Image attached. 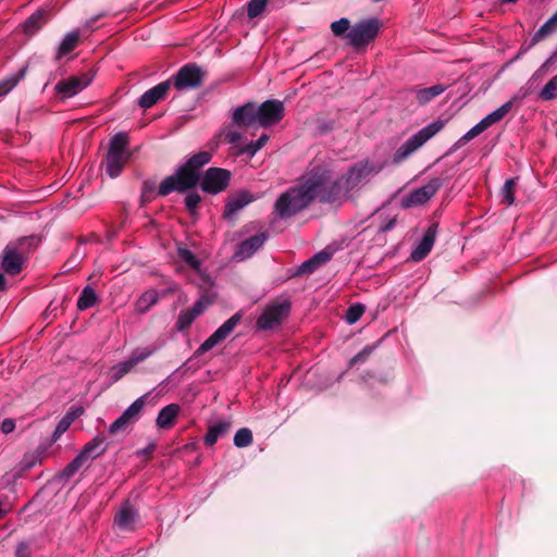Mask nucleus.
Returning <instances> with one entry per match:
<instances>
[{"label": "nucleus", "instance_id": "nucleus-53", "mask_svg": "<svg viewBox=\"0 0 557 557\" xmlns=\"http://www.w3.org/2000/svg\"><path fill=\"white\" fill-rule=\"evenodd\" d=\"M15 428V423L12 419H5L1 424V430L3 433H11Z\"/></svg>", "mask_w": 557, "mask_h": 557}, {"label": "nucleus", "instance_id": "nucleus-11", "mask_svg": "<svg viewBox=\"0 0 557 557\" xmlns=\"http://www.w3.org/2000/svg\"><path fill=\"white\" fill-rule=\"evenodd\" d=\"M290 304L287 300L268 306L257 321L260 330L277 327L288 315Z\"/></svg>", "mask_w": 557, "mask_h": 557}, {"label": "nucleus", "instance_id": "nucleus-44", "mask_svg": "<svg viewBox=\"0 0 557 557\" xmlns=\"http://www.w3.org/2000/svg\"><path fill=\"white\" fill-rule=\"evenodd\" d=\"M145 405V398L136 399L123 413L131 420L137 419Z\"/></svg>", "mask_w": 557, "mask_h": 557}, {"label": "nucleus", "instance_id": "nucleus-21", "mask_svg": "<svg viewBox=\"0 0 557 557\" xmlns=\"http://www.w3.org/2000/svg\"><path fill=\"white\" fill-rule=\"evenodd\" d=\"M171 86V82H163L151 89L147 90L138 100L141 108H151L160 99L164 98Z\"/></svg>", "mask_w": 557, "mask_h": 557}, {"label": "nucleus", "instance_id": "nucleus-33", "mask_svg": "<svg viewBox=\"0 0 557 557\" xmlns=\"http://www.w3.org/2000/svg\"><path fill=\"white\" fill-rule=\"evenodd\" d=\"M557 24V14H554L533 36L531 46L554 33Z\"/></svg>", "mask_w": 557, "mask_h": 557}, {"label": "nucleus", "instance_id": "nucleus-27", "mask_svg": "<svg viewBox=\"0 0 557 557\" xmlns=\"http://www.w3.org/2000/svg\"><path fill=\"white\" fill-rule=\"evenodd\" d=\"M180 412V406L171 404L164 407L158 414L157 425L161 429H169Z\"/></svg>", "mask_w": 557, "mask_h": 557}, {"label": "nucleus", "instance_id": "nucleus-18", "mask_svg": "<svg viewBox=\"0 0 557 557\" xmlns=\"http://www.w3.org/2000/svg\"><path fill=\"white\" fill-rule=\"evenodd\" d=\"M233 123L238 127H249L259 124L258 107L248 102L238 107L233 112Z\"/></svg>", "mask_w": 557, "mask_h": 557}, {"label": "nucleus", "instance_id": "nucleus-29", "mask_svg": "<svg viewBox=\"0 0 557 557\" xmlns=\"http://www.w3.org/2000/svg\"><path fill=\"white\" fill-rule=\"evenodd\" d=\"M79 42V33L78 32H71L64 36L62 39L59 49L57 58L61 59L62 57L70 53L72 50L76 48V46Z\"/></svg>", "mask_w": 557, "mask_h": 557}, {"label": "nucleus", "instance_id": "nucleus-34", "mask_svg": "<svg viewBox=\"0 0 557 557\" xmlns=\"http://www.w3.org/2000/svg\"><path fill=\"white\" fill-rule=\"evenodd\" d=\"M133 368H135V367L129 361V359H127V360H125L123 362H120V363H117V364H115V366L110 368V370H109L110 379L113 382H116L120 379H122L124 375H126L128 372H131Z\"/></svg>", "mask_w": 557, "mask_h": 557}, {"label": "nucleus", "instance_id": "nucleus-8", "mask_svg": "<svg viewBox=\"0 0 557 557\" xmlns=\"http://www.w3.org/2000/svg\"><path fill=\"white\" fill-rule=\"evenodd\" d=\"M104 450L106 447L103 445V438L99 436L95 437L92 441L87 443L84 446L83 450L77 455V457L71 463L67 465V467L64 469V474L66 476L73 475L88 461L102 455Z\"/></svg>", "mask_w": 557, "mask_h": 557}, {"label": "nucleus", "instance_id": "nucleus-42", "mask_svg": "<svg viewBox=\"0 0 557 557\" xmlns=\"http://www.w3.org/2000/svg\"><path fill=\"white\" fill-rule=\"evenodd\" d=\"M154 351L156 347L138 348L133 351L132 356L128 359L134 364V367H136L139 362L150 357Z\"/></svg>", "mask_w": 557, "mask_h": 557}, {"label": "nucleus", "instance_id": "nucleus-39", "mask_svg": "<svg viewBox=\"0 0 557 557\" xmlns=\"http://www.w3.org/2000/svg\"><path fill=\"white\" fill-rule=\"evenodd\" d=\"M221 136H223L224 139L233 145V147L237 150H239L240 147H244L240 145L242 135L236 129H234L233 126L225 127L222 131Z\"/></svg>", "mask_w": 557, "mask_h": 557}, {"label": "nucleus", "instance_id": "nucleus-49", "mask_svg": "<svg viewBox=\"0 0 557 557\" xmlns=\"http://www.w3.org/2000/svg\"><path fill=\"white\" fill-rule=\"evenodd\" d=\"M196 319L195 314H193L189 310L182 312L177 320V329L185 330L187 329Z\"/></svg>", "mask_w": 557, "mask_h": 557}, {"label": "nucleus", "instance_id": "nucleus-38", "mask_svg": "<svg viewBox=\"0 0 557 557\" xmlns=\"http://www.w3.org/2000/svg\"><path fill=\"white\" fill-rule=\"evenodd\" d=\"M25 70H22L18 74L12 75L0 82V97L11 91L17 83L24 77Z\"/></svg>", "mask_w": 557, "mask_h": 557}, {"label": "nucleus", "instance_id": "nucleus-48", "mask_svg": "<svg viewBox=\"0 0 557 557\" xmlns=\"http://www.w3.org/2000/svg\"><path fill=\"white\" fill-rule=\"evenodd\" d=\"M132 421L123 413L119 419H116L111 425H110V433L116 434L120 431L126 430V428L129 425Z\"/></svg>", "mask_w": 557, "mask_h": 557}, {"label": "nucleus", "instance_id": "nucleus-56", "mask_svg": "<svg viewBox=\"0 0 557 557\" xmlns=\"http://www.w3.org/2000/svg\"><path fill=\"white\" fill-rule=\"evenodd\" d=\"M5 287V278L3 274L0 272V289H4Z\"/></svg>", "mask_w": 557, "mask_h": 557}, {"label": "nucleus", "instance_id": "nucleus-41", "mask_svg": "<svg viewBox=\"0 0 557 557\" xmlns=\"http://www.w3.org/2000/svg\"><path fill=\"white\" fill-rule=\"evenodd\" d=\"M557 95V75H554L544 86L539 97L542 100H550Z\"/></svg>", "mask_w": 557, "mask_h": 557}, {"label": "nucleus", "instance_id": "nucleus-40", "mask_svg": "<svg viewBox=\"0 0 557 557\" xmlns=\"http://www.w3.org/2000/svg\"><path fill=\"white\" fill-rule=\"evenodd\" d=\"M252 443V433L249 429L243 428L235 433L234 444L237 447H247Z\"/></svg>", "mask_w": 557, "mask_h": 557}, {"label": "nucleus", "instance_id": "nucleus-26", "mask_svg": "<svg viewBox=\"0 0 557 557\" xmlns=\"http://www.w3.org/2000/svg\"><path fill=\"white\" fill-rule=\"evenodd\" d=\"M83 414V408L73 407L66 412V414L60 420L58 423L55 431L53 433L54 440L59 438L63 433H65L71 424Z\"/></svg>", "mask_w": 557, "mask_h": 557}, {"label": "nucleus", "instance_id": "nucleus-6", "mask_svg": "<svg viewBox=\"0 0 557 557\" xmlns=\"http://www.w3.org/2000/svg\"><path fill=\"white\" fill-rule=\"evenodd\" d=\"M128 137L125 133H117L110 141V148L106 159V171L110 177L120 175L127 163L131 152L128 151Z\"/></svg>", "mask_w": 557, "mask_h": 557}, {"label": "nucleus", "instance_id": "nucleus-25", "mask_svg": "<svg viewBox=\"0 0 557 557\" xmlns=\"http://www.w3.org/2000/svg\"><path fill=\"white\" fill-rule=\"evenodd\" d=\"M231 425L232 422L225 419L211 424L205 436L206 444L210 446L215 444L221 436L225 435L230 431Z\"/></svg>", "mask_w": 557, "mask_h": 557}, {"label": "nucleus", "instance_id": "nucleus-20", "mask_svg": "<svg viewBox=\"0 0 557 557\" xmlns=\"http://www.w3.org/2000/svg\"><path fill=\"white\" fill-rule=\"evenodd\" d=\"M268 236L264 233H260L258 235L251 236L250 238L244 240L237 251L235 252V258L237 260H244L252 256L262 245L265 243Z\"/></svg>", "mask_w": 557, "mask_h": 557}, {"label": "nucleus", "instance_id": "nucleus-10", "mask_svg": "<svg viewBox=\"0 0 557 557\" xmlns=\"http://www.w3.org/2000/svg\"><path fill=\"white\" fill-rule=\"evenodd\" d=\"M442 181L440 178H432L425 185L410 191L400 200V206L404 209L419 207L426 203L440 189Z\"/></svg>", "mask_w": 557, "mask_h": 557}, {"label": "nucleus", "instance_id": "nucleus-2", "mask_svg": "<svg viewBox=\"0 0 557 557\" xmlns=\"http://www.w3.org/2000/svg\"><path fill=\"white\" fill-rule=\"evenodd\" d=\"M324 185L323 177L320 175L318 178L315 170L312 169L297 186L277 198L274 206L276 214L280 218H289L306 208L314 197L320 196L323 199Z\"/></svg>", "mask_w": 557, "mask_h": 557}, {"label": "nucleus", "instance_id": "nucleus-55", "mask_svg": "<svg viewBox=\"0 0 557 557\" xmlns=\"http://www.w3.org/2000/svg\"><path fill=\"white\" fill-rule=\"evenodd\" d=\"M370 351H371L370 349H364L363 351H361L360 354H358L356 357H354V358L351 359V362L354 363V362H357V361H362V360H364V359L369 356Z\"/></svg>", "mask_w": 557, "mask_h": 557}, {"label": "nucleus", "instance_id": "nucleus-47", "mask_svg": "<svg viewBox=\"0 0 557 557\" xmlns=\"http://www.w3.org/2000/svg\"><path fill=\"white\" fill-rule=\"evenodd\" d=\"M364 312V307L361 305L351 306L346 313V320L349 324L356 323Z\"/></svg>", "mask_w": 557, "mask_h": 557}, {"label": "nucleus", "instance_id": "nucleus-14", "mask_svg": "<svg viewBox=\"0 0 557 557\" xmlns=\"http://www.w3.org/2000/svg\"><path fill=\"white\" fill-rule=\"evenodd\" d=\"M231 174L228 171L220 168L209 169L201 180V188L209 194H218L226 188Z\"/></svg>", "mask_w": 557, "mask_h": 557}, {"label": "nucleus", "instance_id": "nucleus-36", "mask_svg": "<svg viewBox=\"0 0 557 557\" xmlns=\"http://www.w3.org/2000/svg\"><path fill=\"white\" fill-rule=\"evenodd\" d=\"M555 71V55H550L546 62L533 74L531 83L542 81L546 75Z\"/></svg>", "mask_w": 557, "mask_h": 557}, {"label": "nucleus", "instance_id": "nucleus-22", "mask_svg": "<svg viewBox=\"0 0 557 557\" xmlns=\"http://www.w3.org/2000/svg\"><path fill=\"white\" fill-rule=\"evenodd\" d=\"M435 236L436 227L435 225H432L428 228L419 245L411 252V259L414 261H421L424 259L434 246Z\"/></svg>", "mask_w": 557, "mask_h": 557}, {"label": "nucleus", "instance_id": "nucleus-43", "mask_svg": "<svg viewBox=\"0 0 557 557\" xmlns=\"http://www.w3.org/2000/svg\"><path fill=\"white\" fill-rule=\"evenodd\" d=\"M513 188H515V180H507L500 190V196L503 202L507 205H512L515 201L513 197Z\"/></svg>", "mask_w": 557, "mask_h": 557}, {"label": "nucleus", "instance_id": "nucleus-15", "mask_svg": "<svg viewBox=\"0 0 557 557\" xmlns=\"http://www.w3.org/2000/svg\"><path fill=\"white\" fill-rule=\"evenodd\" d=\"M259 125L268 127L278 123L284 116V104L278 100H268L258 107Z\"/></svg>", "mask_w": 557, "mask_h": 557}, {"label": "nucleus", "instance_id": "nucleus-31", "mask_svg": "<svg viewBox=\"0 0 557 557\" xmlns=\"http://www.w3.org/2000/svg\"><path fill=\"white\" fill-rule=\"evenodd\" d=\"M177 256L180 260L185 262L190 269H193L198 274L203 275L200 260H198L189 249L180 246L177 248Z\"/></svg>", "mask_w": 557, "mask_h": 557}, {"label": "nucleus", "instance_id": "nucleus-51", "mask_svg": "<svg viewBox=\"0 0 557 557\" xmlns=\"http://www.w3.org/2000/svg\"><path fill=\"white\" fill-rule=\"evenodd\" d=\"M200 200H201V198L198 194L190 193L185 198V205L190 212H194L197 209Z\"/></svg>", "mask_w": 557, "mask_h": 557}, {"label": "nucleus", "instance_id": "nucleus-50", "mask_svg": "<svg viewBox=\"0 0 557 557\" xmlns=\"http://www.w3.org/2000/svg\"><path fill=\"white\" fill-rule=\"evenodd\" d=\"M267 2H249L248 3V16L255 18L259 16L265 9Z\"/></svg>", "mask_w": 557, "mask_h": 557}, {"label": "nucleus", "instance_id": "nucleus-12", "mask_svg": "<svg viewBox=\"0 0 557 557\" xmlns=\"http://www.w3.org/2000/svg\"><path fill=\"white\" fill-rule=\"evenodd\" d=\"M242 321V314L235 313L225 321L211 336H209L199 347L198 351L203 354L225 341Z\"/></svg>", "mask_w": 557, "mask_h": 557}, {"label": "nucleus", "instance_id": "nucleus-32", "mask_svg": "<svg viewBox=\"0 0 557 557\" xmlns=\"http://www.w3.org/2000/svg\"><path fill=\"white\" fill-rule=\"evenodd\" d=\"M445 90L442 85H434L428 88L419 89L416 92V97L420 103H426L433 98L440 96Z\"/></svg>", "mask_w": 557, "mask_h": 557}, {"label": "nucleus", "instance_id": "nucleus-4", "mask_svg": "<svg viewBox=\"0 0 557 557\" xmlns=\"http://www.w3.org/2000/svg\"><path fill=\"white\" fill-rule=\"evenodd\" d=\"M210 160L211 154L208 151L193 156L186 164L161 182L158 194L166 196L172 191H185L194 187L199 182V169Z\"/></svg>", "mask_w": 557, "mask_h": 557}, {"label": "nucleus", "instance_id": "nucleus-1", "mask_svg": "<svg viewBox=\"0 0 557 557\" xmlns=\"http://www.w3.org/2000/svg\"><path fill=\"white\" fill-rule=\"evenodd\" d=\"M314 170L317 176L321 175L325 182L322 187L323 200L335 201L347 197L349 191L361 185L371 174L377 173L380 169L369 162H360L351 166L347 173L336 177L326 166Z\"/></svg>", "mask_w": 557, "mask_h": 557}, {"label": "nucleus", "instance_id": "nucleus-30", "mask_svg": "<svg viewBox=\"0 0 557 557\" xmlns=\"http://www.w3.org/2000/svg\"><path fill=\"white\" fill-rule=\"evenodd\" d=\"M48 13L46 10L40 9L34 13L24 23V30L27 34H34L47 21Z\"/></svg>", "mask_w": 557, "mask_h": 557}, {"label": "nucleus", "instance_id": "nucleus-52", "mask_svg": "<svg viewBox=\"0 0 557 557\" xmlns=\"http://www.w3.org/2000/svg\"><path fill=\"white\" fill-rule=\"evenodd\" d=\"M39 460L38 456L36 455H27L23 459V468L29 469L32 468L37 461Z\"/></svg>", "mask_w": 557, "mask_h": 557}, {"label": "nucleus", "instance_id": "nucleus-9", "mask_svg": "<svg viewBox=\"0 0 557 557\" xmlns=\"http://www.w3.org/2000/svg\"><path fill=\"white\" fill-rule=\"evenodd\" d=\"M513 106V99L508 100L496 110L492 111L478 124L471 127L461 138L460 141L467 143L479 136L485 129L503 120L511 110Z\"/></svg>", "mask_w": 557, "mask_h": 557}, {"label": "nucleus", "instance_id": "nucleus-54", "mask_svg": "<svg viewBox=\"0 0 557 557\" xmlns=\"http://www.w3.org/2000/svg\"><path fill=\"white\" fill-rule=\"evenodd\" d=\"M16 557H29L28 546L24 543L20 544L16 548Z\"/></svg>", "mask_w": 557, "mask_h": 557}, {"label": "nucleus", "instance_id": "nucleus-46", "mask_svg": "<svg viewBox=\"0 0 557 557\" xmlns=\"http://www.w3.org/2000/svg\"><path fill=\"white\" fill-rule=\"evenodd\" d=\"M213 302V299L209 296H202L196 304L193 306L189 311L195 314L197 318L199 314H201Z\"/></svg>", "mask_w": 557, "mask_h": 557}, {"label": "nucleus", "instance_id": "nucleus-45", "mask_svg": "<svg viewBox=\"0 0 557 557\" xmlns=\"http://www.w3.org/2000/svg\"><path fill=\"white\" fill-rule=\"evenodd\" d=\"M213 302V299L209 296H202L196 304L193 306L189 311L195 314L197 318L199 314H201Z\"/></svg>", "mask_w": 557, "mask_h": 557}, {"label": "nucleus", "instance_id": "nucleus-19", "mask_svg": "<svg viewBox=\"0 0 557 557\" xmlns=\"http://www.w3.org/2000/svg\"><path fill=\"white\" fill-rule=\"evenodd\" d=\"M255 199L256 197L246 190H242L228 197L224 210V216L231 219L233 215H235L238 211H240L247 205L252 202Z\"/></svg>", "mask_w": 557, "mask_h": 557}, {"label": "nucleus", "instance_id": "nucleus-23", "mask_svg": "<svg viewBox=\"0 0 557 557\" xmlns=\"http://www.w3.org/2000/svg\"><path fill=\"white\" fill-rule=\"evenodd\" d=\"M175 289V286H171L161 294L156 289H149L145 292L136 301V310L139 313L147 312L152 306H154L158 302L160 297H163L170 293H174Z\"/></svg>", "mask_w": 557, "mask_h": 557}, {"label": "nucleus", "instance_id": "nucleus-5", "mask_svg": "<svg viewBox=\"0 0 557 557\" xmlns=\"http://www.w3.org/2000/svg\"><path fill=\"white\" fill-rule=\"evenodd\" d=\"M38 239L34 236L22 237L9 243L1 255V268L9 275L18 274L25 263L30 249L36 246Z\"/></svg>", "mask_w": 557, "mask_h": 557}, {"label": "nucleus", "instance_id": "nucleus-57", "mask_svg": "<svg viewBox=\"0 0 557 557\" xmlns=\"http://www.w3.org/2000/svg\"><path fill=\"white\" fill-rule=\"evenodd\" d=\"M9 511V507L3 508L0 503V519Z\"/></svg>", "mask_w": 557, "mask_h": 557}, {"label": "nucleus", "instance_id": "nucleus-28", "mask_svg": "<svg viewBox=\"0 0 557 557\" xmlns=\"http://www.w3.org/2000/svg\"><path fill=\"white\" fill-rule=\"evenodd\" d=\"M331 259V253L327 251H320L314 255L311 259L305 261L298 272L299 273H310L313 272L318 267L326 263Z\"/></svg>", "mask_w": 557, "mask_h": 557}, {"label": "nucleus", "instance_id": "nucleus-16", "mask_svg": "<svg viewBox=\"0 0 557 557\" xmlns=\"http://www.w3.org/2000/svg\"><path fill=\"white\" fill-rule=\"evenodd\" d=\"M91 81L92 75L90 73H85L82 76H73L58 83L55 90L64 97H73L86 88Z\"/></svg>", "mask_w": 557, "mask_h": 557}, {"label": "nucleus", "instance_id": "nucleus-17", "mask_svg": "<svg viewBox=\"0 0 557 557\" xmlns=\"http://www.w3.org/2000/svg\"><path fill=\"white\" fill-rule=\"evenodd\" d=\"M201 71L196 65H185L182 67L174 81V86L182 90L188 88H195L201 83Z\"/></svg>", "mask_w": 557, "mask_h": 557}, {"label": "nucleus", "instance_id": "nucleus-37", "mask_svg": "<svg viewBox=\"0 0 557 557\" xmlns=\"http://www.w3.org/2000/svg\"><path fill=\"white\" fill-rule=\"evenodd\" d=\"M268 140V135H262L258 140L251 141L248 145L240 147L239 150L236 151V154L248 153L252 157L267 144Z\"/></svg>", "mask_w": 557, "mask_h": 557}, {"label": "nucleus", "instance_id": "nucleus-3", "mask_svg": "<svg viewBox=\"0 0 557 557\" xmlns=\"http://www.w3.org/2000/svg\"><path fill=\"white\" fill-rule=\"evenodd\" d=\"M381 27L382 22L374 17L358 21L354 25L348 18L343 17L331 24L333 35L347 39L355 49H362L374 41Z\"/></svg>", "mask_w": 557, "mask_h": 557}, {"label": "nucleus", "instance_id": "nucleus-24", "mask_svg": "<svg viewBox=\"0 0 557 557\" xmlns=\"http://www.w3.org/2000/svg\"><path fill=\"white\" fill-rule=\"evenodd\" d=\"M138 519L137 511L128 504H124L115 516V524L122 530H133Z\"/></svg>", "mask_w": 557, "mask_h": 557}, {"label": "nucleus", "instance_id": "nucleus-7", "mask_svg": "<svg viewBox=\"0 0 557 557\" xmlns=\"http://www.w3.org/2000/svg\"><path fill=\"white\" fill-rule=\"evenodd\" d=\"M444 123L435 121L409 137L395 152L394 162L399 163L407 159L411 153L421 148L429 139L435 136L442 128Z\"/></svg>", "mask_w": 557, "mask_h": 557}, {"label": "nucleus", "instance_id": "nucleus-35", "mask_svg": "<svg viewBox=\"0 0 557 557\" xmlns=\"http://www.w3.org/2000/svg\"><path fill=\"white\" fill-rule=\"evenodd\" d=\"M96 300H97V296H96L95 290L91 287L87 286L83 289V292L78 298L77 307L81 310L88 309L96 304Z\"/></svg>", "mask_w": 557, "mask_h": 557}, {"label": "nucleus", "instance_id": "nucleus-13", "mask_svg": "<svg viewBox=\"0 0 557 557\" xmlns=\"http://www.w3.org/2000/svg\"><path fill=\"white\" fill-rule=\"evenodd\" d=\"M242 321V314L235 313L225 321L211 336H209L199 347L198 351L203 354L225 341Z\"/></svg>", "mask_w": 557, "mask_h": 557}]
</instances>
